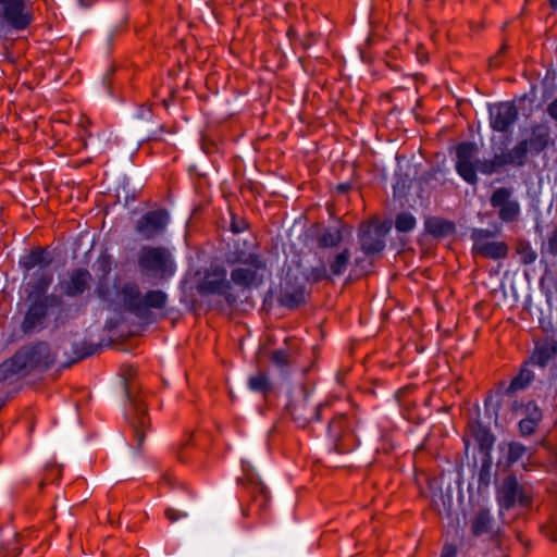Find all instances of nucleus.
Wrapping results in <instances>:
<instances>
[{"label":"nucleus","instance_id":"1","mask_svg":"<svg viewBox=\"0 0 557 557\" xmlns=\"http://www.w3.org/2000/svg\"><path fill=\"white\" fill-rule=\"evenodd\" d=\"M52 257L44 248H35L20 260L25 270V292L29 301L21 329L32 334L44 330L47 325L48 310L57 305L54 295H47L53 280L51 269Z\"/></svg>","mask_w":557,"mask_h":557},{"label":"nucleus","instance_id":"2","mask_svg":"<svg viewBox=\"0 0 557 557\" xmlns=\"http://www.w3.org/2000/svg\"><path fill=\"white\" fill-rule=\"evenodd\" d=\"M478 147L473 143H462L457 147V173L469 184L478 183L476 171L491 175L505 165L522 166L528 153V140H521L512 149L495 153L493 159L480 160L476 157Z\"/></svg>","mask_w":557,"mask_h":557},{"label":"nucleus","instance_id":"3","mask_svg":"<svg viewBox=\"0 0 557 557\" xmlns=\"http://www.w3.org/2000/svg\"><path fill=\"white\" fill-rule=\"evenodd\" d=\"M327 277V271L324 264L319 267L305 268L302 262L297 260H287V271L284 283H281V307L288 309L297 308L306 302L307 282H317Z\"/></svg>","mask_w":557,"mask_h":557},{"label":"nucleus","instance_id":"4","mask_svg":"<svg viewBox=\"0 0 557 557\" xmlns=\"http://www.w3.org/2000/svg\"><path fill=\"white\" fill-rule=\"evenodd\" d=\"M432 491V507L453 528H459L462 522L461 498H454V488L450 482L444 479L430 481Z\"/></svg>","mask_w":557,"mask_h":557},{"label":"nucleus","instance_id":"5","mask_svg":"<svg viewBox=\"0 0 557 557\" xmlns=\"http://www.w3.org/2000/svg\"><path fill=\"white\" fill-rule=\"evenodd\" d=\"M138 265L143 274L158 280L168 278L175 271L172 255L163 247H143L138 255Z\"/></svg>","mask_w":557,"mask_h":557},{"label":"nucleus","instance_id":"6","mask_svg":"<svg viewBox=\"0 0 557 557\" xmlns=\"http://www.w3.org/2000/svg\"><path fill=\"white\" fill-rule=\"evenodd\" d=\"M14 357L22 374L26 375L33 371H42L50 368L55 361L57 354L48 343L37 342L23 346L15 352Z\"/></svg>","mask_w":557,"mask_h":557},{"label":"nucleus","instance_id":"7","mask_svg":"<svg viewBox=\"0 0 557 557\" xmlns=\"http://www.w3.org/2000/svg\"><path fill=\"white\" fill-rule=\"evenodd\" d=\"M99 296L109 302H112L138 318H144L143 294L135 282H120L114 284V297L112 293L98 286Z\"/></svg>","mask_w":557,"mask_h":557},{"label":"nucleus","instance_id":"8","mask_svg":"<svg viewBox=\"0 0 557 557\" xmlns=\"http://www.w3.org/2000/svg\"><path fill=\"white\" fill-rule=\"evenodd\" d=\"M252 246L253 244L246 250L237 248L227 259L228 263H237L231 272V278L234 284L242 287L253 284L257 281L258 271L264 267L260 257L252 251Z\"/></svg>","mask_w":557,"mask_h":557},{"label":"nucleus","instance_id":"9","mask_svg":"<svg viewBox=\"0 0 557 557\" xmlns=\"http://www.w3.org/2000/svg\"><path fill=\"white\" fill-rule=\"evenodd\" d=\"M135 372L136 371L134 369L128 368L124 373V377L125 389L129 399L127 419L129 420L133 429L135 448L136 450H139L145 441L146 430L149 426V418L147 416V407L145 403L140 398L132 395L133 383L131 382V379L135 375Z\"/></svg>","mask_w":557,"mask_h":557},{"label":"nucleus","instance_id":"10","mask_svg":"<svg viewBox=\"0 0 557 557\" xmlns=\"http://www.w3.org/2000/svg\"><path fill=\"white\" fill-rule=\"evenodd\" d=\"M392 228V222L376 223L370 221L361 224L358 233V243L366 256L380 253L385 248V237Z\"/></svg>","mask_w":557,"mask_h":557},{"label":"nucleus","instance_id":"11","mask_svg":"<svg viewBox=\"0 0 557 557\" xmlns=\"http://www.w3.org/2000/svg\"><path fill=\"white\" fill-rule=\"evenodd\" d=\"M168 222L169 214L165 210L149 211L137 221L136 232L144 239H151L164 232Z\"/></svg>","mask_w":557,"mask_h":557},{"label":"nucleus","instance_id":"12","mask_svg":"<svg viewBox=\"0 0 557 557\" xmlns=\"http://www.w3.org/2000/svg\"><path fill=\"white\" fill-rule=\"evenodd\" d=\"M3 20L15 29H25L32 22V16L25 10L24 0H0Z\"/></svg>","mask_w":557,"mask_h":557},{"label":"nucleus","instance_id":"13","mask_svg":"<svg viewBox=\"0 0 557 557\" xmlns=\"http://www.w3.org/2000/svg\"><path fill=\"white\" fill-rule=\"evenodd\" d=\"M3 20L15 29H25L32 22V16L25 10L24 0H0Z\"/></svg>","mask_w":557,"mask_h":557},{"label":"nucleus","instance_id":"14","mask_svg":"<svg viewBox=\"0 0 557 557\" xmlns=\"http://www.w3.org/2000/svg\"><path fill=\"white\" fill-rule=\"evenodd\" d=\"M491 205L498 209V215L503 221H512L520 212V205L515 199L512 190L506 187L497 188L492 194Z\"/></svg>","mask_w":557,"mask_h":557},{"label":"nucleus","instance_id":"15","mask_svg":"<svg viewBox=\"0 0 557 557\" xmlns=\"http://www.w3.org/2000/svg\"><path fill=\"white\" fill-rule=\"evenodd\" d=\"M418 163L413 160L397 158L396 181L394 183V195L403 197L410 188L412 181L418 176Z\"/></svg>","mask_w":557,"mask_h":557},{"label":"nucleus","instance_id":"16","mask_svg":"<svg viewBox=\"0 0 557 557\" xmlns=\"http://www.w3.org/2000/svg\"><path fill=\"white\" fill-rule=\"evenodd\" d=\"M491 232L487 230L476 228L472 232L473 250L484 257L498 259L506 255L507 247L500 242H490Z\"/></svg>","mask_w":557,"mask_h":557},{"label":"nucleus","instance_id":"17","mask_svg":"<svg viewBox=\"0 0 557 557\" xmlns=\"http://www.w3.org/2000/svg\"><path fill=\"white\" fill-rule=\"evenodd\" d=\"M199 289L201 293L222 295L230 301V282L226 278V271L220 267L212 268L202 278Z\"/></svg>","mask_w":557,"mask_h":557},{"label":"nucleus","instance_id":"18","mask_svg":"<svg viewBox=\"0 0 557 557\" xmlns=\"http://www.w3.org/2000/svg\"><path fill=\"white\" fill-rule=\"evenodd\" d=\"M491 125L497 132H506L516 122L518 110L512 102L490 107Z\"/></svg>","mask_w":557,"mask_h":557},{"label":"nucleus","instance_id":"19","mask_svg":"<svg viewBox=\"0 0 557 557\" xmlns=\"http://www.w3.org/2000/svg\"><path fill=\"white\" fill-rule=\"evenodd\" d=\"M528 499L519 488L517 480L512 476L505 479L498 490V502L504 508H510L516 502L527 503Z\"/></svg>","mask_w":557,"mask_h":557},{"label":"nucleus","instance_id":"20","mask_svg":"<svg viewBox=\"0 0 557 557\" xmlns=\"http://www.w3.org/2000/svg\"><path fill=\"white\" fill-rule=\"evenodd\" d=\"M557 355V341L554 338H545L535 344V348L528 363L536 364L541 368L553 360Z\"/></svg>","mask_w":557,"mask_h":557},{"label":"nucleus","instance_id":"21","mask_svg":"<svg viewBox=\"0 0 557 557\" xmlns=\"http://www.w3.org/2000/svg\"><path fill=\"white\" fill-rule=\"evenodd\" d=\"M288 245L290 249L294 251V256L290 260L295 258L301 262L299 258V253L307 245L308 236L306 234V225L301 218L296 220L287 233Z\"/></svg>","mask_w":557,"mask_h":557},{"label":"nucleus","instance_id":"22","mask_svg":"<svg viewBox=\"0 0 557 557\" xmlns=\"http://www.w3.org/2000/svg\"><path fill=\"white\" fill-rule=\"evenodd\" d=\"M471 532L474 536L494 534V521L488 510L480 509L471 519Z\"/></svg>","mask_w":557,"mask_h":557},{"label":"nucleus","instance_id":"23","mask_svg":"<svg viewBox=\"0 0 557 557\" xmlns=\"http://www.w3.org/2000/svg\"><path fill=\"white\" fill-rule=\"evenodd\" d=\"M91 276L90 273L85 269L75 270L66 285V294L70 296H77L83 294L88 287Z\"/></svg>","mask_w":557,"mask_h":557},{"label":"nucleus","instance_id":"24","mask_svg":"<svg viewBox=\"0 0 557 557\" xmlns=\"http://www.w3.org/2000/svg\"><path fill=\"white\" fill-rule=\"evenodd\" d=\"M248 387L252 392L261 393L264 397H268L270 393L274 391L273 384L270 382L268 372L259 371L255 375L248 379Z\"/></svg>","mask_w":557,"mask_h":557},{"label":"nucleus","instance_id":"25","mask_svg":"<svg viewBox=\"0 0 557 557\" xmlns=\"http://www.w3.org/2000/svg\"><path fill=\"white\" fill-rule=\"evenodd\" d=\"M549 133V127L546 124L534 126L528 146L530 145L532 150L540 152L548 145Z\"/></svg>","mask_w":557,"mask_h":557},{"label":"nucleus","instance_id":"26","mask_svg":"<svg viewBox=\"0 0 557 557\" xmlns=\"http://www.w3.org/2000/svg\"><path fill=\"white\" fill-rule=\"evenodd\" d=\"M168 296L162 290H149L143 295L144 317L149 309H163L166 305Z\"/></svg>","mask_w":557,"mask_h":557},{"label":"nucleus","instance_id":"27","mask_svg":"<svg viewBox=\"0 0 557 557\" xmlns=\"http://www.w3.org/2000/svg\"><path fill=\"white\" fill-rule=\"evenodd\" d=\"M534 379V373L528 368V363L521 368L519 374L512 380L506 389V395L511 396L520 389H524Z\"/></svg>","mask_w":557,"mask_h":557},{"label":"nucleus","instance_id":"28","mask_svg":"<svg viewBox=\"0 0 557 557\" xmlns=\"http://www.w3.org/2000/svg\"><path fill=\"white\" fill-rule=\"evenodd\" d=\"M425 226L429 233L437 237L446 236L455 231V225L451 222L441 219H431Z\"/></svg>","mask_w":557,"mask_h":557},{"label":"nucleus","instance_id":"29","mask_svg":"<svg viewBox=\"0 0 557 557\" xmlns=\"http://www.w3.org/2000/svg\"><path fill=\"white\" fill-rule=\"evenodd\" d=\"M342 231L338 228L325 230L318 237V246L321 248L336 247L342 242Z\"/></svg>","mask_w":557,"mask_h":557},{"label":"nucleus","instance_id":"30","mask_svg":"<svg viewBox=\"0 0 557 557\" xmlns=\"http://www.w3.org/2000/svg\"><path fill=\"white\" fill-rule=\"evenodd\" d=\"M13 375H23L22 370L18 369L17 362H15L14 356L0 364V382Z\"/></svg>","mask_w":557,"mask_h":557},{"label":"nucleus","instance_id":"31","mask_svg":"<svg viewBox=\"0 0 557 557\" xmlns=\"http://www.w3.org/2000/svg\"><path fill=\"white\" fill-rule=\"evenodd\" d=\"M349 258L350 252L348 249H345L342 252L337 253L334 260L330 263L331 273L333 275H341L346 269Z\"/></svg>","mask_w":557,"mask_h":557},{"label":"nucleus","instance_id":"32","mask_svg":"<svg viewBox=\"0 0 557 557\" xmlns=\"http://www.w3.org/2000/svg\"><path fill=\"white\" fill-rule=\"evenodd\" d=\"M416 219L408 212H401L396 216L395 227L398 232L407 233L416 227Z\"/></svg>","mask_w":557,"mask_h":557},{"label":"nucleus","instance_id":"33","mask_svg":"<svg viewBox=\"0 0 557 557\" xmlns=\"http://www.w3.org/2000/svg\"><path fill=\"white\" fill-rule=\"evenodd\" d=\"M111 259L109 257H101L96 262V272L98 275H100V283L99 286L102 284V280L111 272Z\"/></svg>","mask_w":557,"mask_h":557},{"label":"nucleus","instance_id":"34","mask_svg":"<svg viewBox=\"0 0 557 557\" xmlns=\"http://www.w3.org/2000/svg\"><path fill=\"white\" fill-rule=\"evenodd\" d=\"M525 448L523 445L519 443H510L508 447V462L513 463L516 462L521 456L524 454Z\"/></svg>","mask_w":557,"mask_h":557},{"label":"nucleus","instance_id":"35","mask_svg":"<svg viewBox=\"0 0 557 557\" xmlns=\"http://www.w3.org/2000/svg\"><path fill=\"white\" fill-rule=\"evenodd\" d=\"M476 438L480 443V446L484 450H488L494 443V436L486 430H482L478 435Z\"/></svg>","mask_w":557,"mask_h":557},{"label":"nucleus","instance_id":"36","mask_svg":"<svg viewBox=\"0 0 557 557\" xmlns=\"http://www.w3.org/2000/svg\"><path fill=\"white\" fill-rule=\"evenodd\" d=\"M527 417L524 419L533 421L539 424L542 419V412L535 404H529L527 406Z\"/></svg>","mask_w":557,"mask_h":557},{"label":"nucleus","instance_id":"37","mask_svg":"<svg viewBox=\"0 0 557 557\" xmlns=\"http://www.w3.org/2000/svg\"><path fill=\"white\" fill-rule=\"evenodd\" d=\"M536 426H537V423L527 420V419L521 420L519 423V430L522 435L532 434L534 432V430L536 429Z\"/></svg>","mask_w":557,"mask_h":557},{"label":"nucleus","instance_id":"38","mask_svg":"<svg viewBox=\"0 0 557 557\" xmlns=\"http://www.w3.org/2000/svg\"><path fill=\"white\" fill-rule=\"evenodd\" d=\"M544 251L553 257L557 256V233L554 232L544 246Z\"/></svg>","mask_w":557,"mask_h":557},{"label":"nucleus","instance_id":"39","mask_svg":"<svg viewBox=\"0 0 557 557\" xmlns=\"http://www.w3.org/2000/svg\"><path fill=\"white\" fill-rule=\"evenodd\" d=\"M269 355H271V359L273 364H278V351L272 350L270 351L265 346H263L259 351V358L262 360L267 358Z\"/></svg>","mask_w":557,"mask_h":557},{"label":"nucleus","instance_id":"40","mask_svg":"<svg viewBox=\"0 0 557 557\" xmlns=\"http://www.w3.org/2000/svg\"><path fill=\"white\" fill-rule=\"evenodd\" d=\"M187 516L186 512H182L177 509H174V508H168L165 510V517L171 521V522H175L177 521L178 519L181 518H185Z\"/></svg>","mask_w":557,"mask_h":557},{"label":"nucleus","instance_id":"41","mask_svg":"<svg viewBox=\"0 0 557 557\" xmlns=\"http://www.w3.org/2000/svg\"><path fill=\"white\" fill-rule=\"evenodd\" d=\"M490 471H491V462L484 461L480 471V481L484 482V484H488L490 480Z\"/></svg>","mask_w":557,"mask_h":557},{"label":"nucleus","instance_id":"42","mask_svg":"<svg viewBox=\"0 0 557 557\" xmlns=\"http://www.w3.org/2000/svg\"><path fill=\"white\" fill-rule=\"evenodd\" d=\"M441 557H457V547L454 544H445Z\"/></svg>","mask_w":557,"mask_h":557},{"label":"nucleus","instance_id":"43","mask_svg":"<svg viewBox=\"0 0 557 557\" xmlns=\"http://www.w3.org/2000/svg\"><path fill=\"white\" fill-rule=\"evenodd\" d=\"M231 226H232V231L234 233H240L247 227V224L243 220L237 221V220L233 219Z\"/></svg>","mask_w":557,"mask_h":557},{"label":"nucleus","instance_id":"44","mask_svg":"<svg viewBox=\"0 0 557 557\" xmlns=\"http://www.w3.org/2000/svg\"><path fill=\"white\" fill-rule=\"evenodd\" d=\"M547 111L557 121V98L548 106Z\"/></svg>","mask_w":557,"mask_h":557},{"label":"nucleus","instance_id":"45","mask_svg":"<svg viewBox=\"0 0 557 557\" xmlns=\"http://www.w3.org/2000/svg\"><path fill=\"white\" fill-rule=\"evenodd\" d=\"M348 189H349V185L348 184H339L337 186V190L341 191V193H344V191H346Z\"/></svg>","mask_w":557,"mask_h":557},{"label":"nucleus","instance_id":"46","mask_svg":"<svg viewBox=\"0 0 557 557\" xmlns=\"http://www.w3.org/2000/svg\"><path fill=\"white\" fill-rule=\"evenodd\" d=\"M535 260V256H528L524 260L525 263H531Z\"/></svg>","mask_w":557,"mask_h":557},{"label":"nucleus","instance_id":"47","mask_svg":"<svg viewBox=\"0 0 557 557\" xmlns=\"http://www.w3.org/2000/svg\"><path fill=\"white\" fill-rule=\"evenodd\" d=\"M296 392L299 394V395H305V392H304V388L301 385H297L296 386Z\"/></svg>","mask_w":557,"mask_h":557},{"label":"nucleus","instance_id":"48","mask_svg":"<svg viewBox=\"0 0 557 557\" xmlns=\"http://www.w3.org/2000/svg\"><path fill=\"white\" fill-rule=\"evenodd\" d=\"M549 3L554 10H557V0H549Z\"/></svg>","mask_w":557,"mask_h":557},{"label":"nucleus","instance_id":"49","mask_svg":"<svg viewBox=\"0 0 557 557\" xmlns=\"http://www.w3.org/2000/svg\"><path fill=\"white\" fill-rule=\"evenodd\" d=\"M273 436H274V430H271L270 431V444H269L270 446H272V438H273Z\"/></svg>","mask_w":557,"mask_h":557},{"label":"nucleus","instance_id":"50","mask_svg":"<svg viewBox=\"0 0 557 557\" xmlns=\"http://www.w3.org/2000/svg\"><path fill=\"white\" fill-rule=\"evenodd\" d=\"M294 35H295L294 29H293V28H289V29H288V32H287V36H288V37H292V36H294Z\"/></svg>","mask_w":557,"mask_h":557},{"label":"nucleus","instance_id":"51","mask_svg":"<svg viewBox=\"0 0 557 557\" xmlns=\"http://www.w3.org/2000/svg\"><path fill=\"white\" fill-rule=\"evenodd\" d=\"M519 407H520V405H518V403H517V401H515V403L512 404V410H515V411H516V410H518V408H519Z\"/></svg>","mask_w":557,"mask_h":557},{"label":"nucleus","instance_id":"52","mask_svg":"<svg viewBox=\"0 0 557 557\" xmlns=\"http://www.w3.org/2000/svg\"><path fill=\"white\" fill-rule=\"evenodd\" d=\"M91 354H92V352H85V354L81 355V356L77 358V360H79V359L84 358L85 356L91 355Z\"/></svg>","mask_w":557,"mask_h":557},{"label":"nucleus","instance_id":"53","mask_svg":"<svg viewBox=\"0 0 557 557\" xmlns=\"http://www.w3.org/2000/svg\"><path fill=\"white\" fill-rule=\"evenodd\" d=\"M419 60H420V61L428 60V55H421V57L419 55Z\"/></svg>","mask_w":557,"mask_h":557},{"label":"nucleus","instance_id":"54","mask_svg":"<svg viewBox=\"0 0 557 557\" xmlns=\"http://www.w3.org/2000/svg\"><path fill=\"white\" fill-rule=\"evenodd\" d=\"M280 362H281V367L284 364V357H283V354L281 352V359H280Z\"/></svg>","mask_w":557,"mask_h":557},{"label":"nucleus","instance_id":"55","mask_svg":"<svg viewBox=\"0 0 557 557\" xmlns=\"http://www.w3.org/2000/svg\"><path fill=\"white\" fill-rule=\"evenodd\" d=\"M286 389H287V393L292 392L293 388H292L290 384H287Z\"/></svg>","mask_w":557,"mask_h":557},{"label":"nucleus","instance_id":"56","mask_svg":"<svg viewBox=\"0 0 557 557\" xmlns=\"http://www.w3.org/2000/svg\"><path fill=\"white\" fill-rule=\"evenodd\" d=\"M334 426H335V422H331V423L329 424V429H330V430H332Z\"/></svg>","mask_w":557,"mask_h":557},{"label":"nucleus","instance_id":"57","mask_svg":"<svg viewBox=\"0 0 557 557\" xmlns=\"http://www.w3.org/2000/svg\"><path fill=\"white\" fill-rule=\"evenodd\" d=\"M355 262H356L357 265H359L361 260L359 258H357Z\"/></svg>","mask_w":557,"mask_h":557},{"label":"nucleus","instance_id":"58","mask_svg":"<svg viewBox=\"0 0 557 557\" xmlns=\"http://www.w3.org/2000/svg\"><path fill=\"white\" fill-rule=\"evenodd\" d=\"M319 410H320V407L318 408V412H317V414H315L317 419H320Z\"/></svg>","mask_w":557,"mask_h":557}]
</instances>
